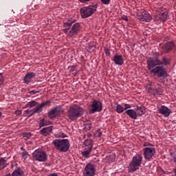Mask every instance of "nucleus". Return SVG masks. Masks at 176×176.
<instances>
[{
	"label": "nucleus",
	"instance_id": "nucleus-1",
	"mask_svg": "<svg viewBox=\"0 0 176 176\" xmlns=\"http://www.w3.org/2000/svg\"><path fill=\"white\" fill-rule=\"evenodd\" d=\"M83 113H85L83 108L78 104H74L69 107L67 111V116L69 120L74 121L80 118Z\"/></svg>",
	"mask_w": 176,
	"mask_h": 176
},
{
	"label": "nucleus",
	"instance_id": "nucleus-2",
	"mask_svg": "<svg viewBox=\"0 0 176 176\" xmlns=\"http://www.w3.org/2000/svg\"><path fill=\"white\" fill-rule=\"evenodd\" d=\"M142 164V155L140 154H136L133 157L129 166L128 167L129 173H135L137 170L140 169Z\"/></svg>",
	"mask_w": 176,
	"mask_h": 176
},
{
	"label": "nucleus",
	"instance_id": "nucleus-3",
	"mask_svg": "<svg viewBox=\"0 0 176 176\" xmlns=\"http://www.w3.org/2000/svg\"><path fill=\"white\" fill-rule=\"evenodd\" d=\"M55 148L59 152H68L69 150V140L68 139H56L53 141Z\"/></svg>",
	"mask_w": 176,
	"mask_h": 176
},
{
	"label": "nucleus",
	"instance_id": "nucleus-4",
	"mask_svg": "<svg viewBox=\"0 0 176 176\" xmlns=\"http://www.w3.org/2000/svg\"><path fill=\"white\" fill-rule=\"evenodd\" d=\"M146 90L148 93H152L154 96H157V94L160 96L163 94L162 85L155 82H148L146 85Z\"/></svg>",
	"mask_w": 176,
	"mask_h": 176
},
{
	"label": "nucleus",
	"instance_id": "nucleus-5",
	"mask_svg": "<svg viewBox=\"0 0 176 176\" xmlns=\"http://www.w3.org/2000/svg\"><path fill=\"white\" fill-rule=\"evenodd\" d=\"M80 12L82 19H87L97 12V5L83 7L80 10Z\"/></svg>",
	"mask_w": 176,
	"mask_h": 176
},
{
	"label": "nucleus",
	"instance_id": "nucleus-6",
	"mask_svg": "<svg viewBox=\"0 0 176 176\" xmlns=\"http://www.w3.org/2000/svg\"><path fill=\"white\" fill-rule=\"evenodd\" d=\"M150 74L157 78H162L163 79L167 78V70L163 66H156L150 70Z\"/></svg>",
	"mask_w": 176,
	"mask_h": 176
},
{
	"label": "nucleus",
	"instance_id": "nucleus-7",
	"mask_svg": "<svg viewBox=\"0 0 176 176\" xmlns=\"http://www.w3.org/2000/svg\"><path fill=\"white\" fill-rule=\"evenodd\" d=\"M79 31H80V24L79 23H74L71 28L63 29V32L67 36H75V35H78Z\"/></svg>",
	"mask_w": 176,
	"mask_h": 176
},
{
	"label": "nucleus",
	"instance_id": "nucleus-8",
	"mask_svg": "<svg viewBox=\"0 0 176 176\" xmlns=\"http://www.w3.org/2000/svg\"><path fill=\"white\" fill-rule=\"evenodd\" d=\"M32 157L37 162H46L47 160V155L46 152L41 149H37L32 153Z\"/></svg>",
	"mask_w": 176,
	"mask_h": 176
},
{
	"label": "nucleus",
	"instance_id": "nucleus-9",
	"mask_svg": "<svg viewBox=\"0 0 176 176\" xmlns=\"http://www.w3.org/2000/svg\"><path fill=\"white\" fill-rule=\"evenodd\" d=\"M102 111V102L100 100H93L90 105L89 113L93 114L96 112H101Z\"/></svg>",
	"mask_w": 176,
	"mask_h": 176
},
{
	"label": "nucleus",
	"instance_id": "nucleus-10",
	"mask_svg": "<svg viewBox=\"0 0 176 176\" xmlns=\"http://www.w3.org/2000/svg\"><path fill=\"white\" fill-rule=\"evenodd\" d=\"M136 17L140 21H145V23H149L152 20V15L146 10H142L140 14H137Z\"/></svg>",
	"mask_w": 176,
	"mask_h": 176
},
{
	"label": "nucleus",
	"instance_id": "nucleus-11",
	"mask_svg": "<svg viewBox=\"0 0 176 176\" xmlns=\"http://www.w3.org/2000/svg\"><path fill=\"white\" fill-rule=\"evenodd\" d=\"M157 65H163L162 61L159 59H153V58H148L147 59V68L148 71L153 69Z\"/></svg>",
	"mask_w": 176,
	"mask_h": 176
},
{
	"label": "nucleus",
	"instance_id": "nucleus-12",
	"mask_svg": "<svg viewBox=\"0 0 176 176\" xmlns=\"http://www.w3.org/2000/svg\"><path fill=\"white\" fill-rule=\"evenodd\" d=\"M144 156L146 160H151L153 156H155V153H156V150L153 147H146L143 148Z\"/></svg>",
	"mask_w": 176,
	"mask_h": 176
},
{
	"label": "nucleus",
	"instance_id": "nucleus-13",
	"mask_svg": "<svg viewBox=\"0 0 176 176\" xmlns=\"http://www.w3.org/2000/svg\"><path fill=\"white\" fill-rule=\"evenodd\" d=\"M94 174H96V168H94V165L88 164L84 169L83 175L94 176Z\"/></svg>",
	"mask_w": 176,
	"mask_h": 176
},
{
	"label": "nucleus",
	"instance_id": "nucleus-14",
	"mask_svg": "<svg viewBox=\"0 0 176 176\" xmlns=\"http://www.w3.org/2000/svg\"><path fill=\"white\" fill-rule=\"evenodd\" d=\"M174 47V42L170 41L161 45L162 52L163 53H169Z\"/></svg>",
	"mask_w": 176,
	"mask_h": 176
},
{
	"label": "nucleus",
	"instance_id": "nucleus-15",
	"mask_svg": "<svg viewBox=\"0 0 176 176\" xmlns=\"http://www.w3.org/2000/svg\"><path fill=\"white\" fill-rule=\"evenodd\" d=\"M60 113L61 110L60 109L54 107L48 112V118L50 119H54L57 116H60Z\"/></svg>",
	"mask_w": 176,
	"mask_h": 176
},
{
	"label": "nucleus",
	"instance_id": "nucleus-16",
	"mask_svg": "<svg viewBox=\"0 0 176 176\" xmlns=\"http://www.w3.org/2000/svg\"><path fill=\"white\" fill-rule=\"evenodd\" d=\"M168 19V14L167 12H164L160 15H157L154 18V21L157 23V24H160V23H164Z\"/></svg>",
	"mask_w": 176,
	"mask_h": 176
},
{
	"label": "nucleus",
	"instance_id": "nucleus-17",
	"mask_svg": "<svg viewBox=\"0 0 176 176\" xmlns=\"http://www.w3.org/2000/svg\"><path fill=\"white\" fill-rule=\"evenodd\" d=\"M158 112L159 113H161V115H164L165 118H168V116H170V113H171V109L166 106H161L158 109Z\"/></svg>",
	"mask_w": 176,
	"mask_h": 176
},
{
	"label": "nucleus",
	"instance_id": "nucleus-18",
	"mask_svg": "<svg viewBox=\"0 0 176 176\" xmlns=\"http://www.w3.org/2000/svg\"><path fill=\"white\" fill-rule=\"evenodd\" d=\"M112 60L116 65H123L124 64V60H123L122 55L115 54Z\"/></svg>",
	"mask_w": 176,
	"mask_h": 176
},
{
	"label": "nucleus",
	"instance_id": "nucleus-19",
	"mask_svg": "<svg viewBox=\"0 0 176 176\" xmlns=\"http://www.w3.org/2000/svg\"><path fill=\"white\" fill-rule=\"evenodd\" d=\"M32 78H35V73L34 72H28L25 74L23 78V82L26 85L28 83H31V80H32Z\"/></svg>",
	"mask_w": 176,
	"mask_h": 176
},
{
	"label": "nucleus",
	"instance_id": "nucleus-20",
	"mask_svg": "<svg viewBox=\"0 0 176 176\" xmlns=\"http://www.w3.org/2000/svg\"><path fill=\"white\" fill-rule=\"evenodd\" d=\"M125 113H126V115H128V116H129V118H131V119H137V118H138V116L137 114V111H135V110L134 109H128L125 111Z\"/></svg>",
	"mask_w": 176,
	"mask_h": 176
},
{
	"label": "nucleus",
	"instance_id": "nucleus-21",
	"mask_svg": "<svg viewBox=\"0 0 176 176\" xmlns=\"http://www.w3.org/2000/svg\"><path fill=\"white\" fill-rule=\"evenodd\" d=\"M52 131H53V126H50L45 127L42 129L40 131V133L41 134H42V135H45L46 137L47 135H49V134H50Z\"/></svg>",
	"mask_w": 176,
	"mask_h": 176
},
{
	"label": "nucleus",
	"instance_id": "nucleus-22",
	"mask_svg": "<svg viewBox=\"0 0 176 176\" xmlns=\"http://www.w3.org/2000/svg\"><path fill=\"white\" fill-rule=\"evenodd\" d=\"M135 111L138 116H142V115H144L146 112L144 106H137Z\"/></svg>",
	"mask_w": 176,
	"mask_h": 176
},
{
	"label": "nucleus",
	"instance_id": "nucleus-23",
	"mask_svg": "<svg viewBox=\"0 0 176 176\" xmlns=\"http://www.w3.org/2000/svg\"><path fill=\"white\" fill-rule=\"evenodd\" d=\"M52 124V122L46 120L45 118H43L39 122V128L45 127V126H50Z\"/></svg>",
	"mask_w": 176,
	"mask_h": 176
},
{
	"label": "nucleus",
	"instance_id": "nucleus-24",
	"mask_svg": "<svg viewBox=\"0 0 176 176\" xmlns=\"http://www.w3.org/2000/svg\"><path fill=\"white\" fill-rule=\"evenodd\" d=\"M85 149H93V140L89 139L84 142Z\"/></svg>",
	"mask_w": 176,
	"mask_h": 176
},
{
	"label": "nucleus",
	"instance_id": "nucleus-25",
	"mask_svg": "<svg viewBox=\"0 0 176 176\" xmlns=\"http://www.w3.org/2000/svg\"><path fill=\"white\" fill-rule=\"evenodd\" d=\"M11 176H24V172L23 170L18 168L12 173Z\"/></svg>",
	"mask_w": 176,
	"mask_h": 176
},
{
	"label": "nucleus",
	"instance_id": "nucleus-26",
	"mask_svg": "<svg viewBox=\"0 0 176 176\" xmlns=\"http://www.w3.org/2000/svg\"><path fill=\"white\" fill-rule=\"evenodd\" d=\"M36 105H38V102H36L35 100H32L25 104V108H33V107H36Z\"/></svg>",
	"mask_w": 176,
	"mask_h": 176
},
{
	"label": "nucleus",
	"instance_id": "nucleus-27",
	"mask_svg": "<svg viewBox=\"0 0 176 176\" xmlns=\"http://www.w3.org/2000/svg\"><path fill=\"white\" fill-rule=\"evenodd\" d=\"M76 20L75 19H69L67 22L64 23L65 28H69L68 27H71L74 23H75Z\"/></svg>",
	"mask_w": 176,
	"mask_h": 176
},
{
	"label": "nucleus",
	"instance_id": "nucleus-28",
	"mask_svg": "<svg viewBox=\"0 0 176 176\" xmlns=\"http://www.w3.org/2000/svg\"><path fill=\"white\" fill-rule=\"evenodd\" d=\"M35 111L34 110V109H27L25 111V116H32V115H34Z\"/></svg>",
	"mask_w": 176,
	"mask_h": 176
},
{
	"label": "nucleus",
	"instance_id": "nucleus-29",
	"mask_svg": "<svg viewBox=\"0 0 176 176\" xmlns=\"http://www.w3.org/2000/svg\"><path fill=\"white\" fill-rule=\"evenodd\" d=\"M6 166V160H5V158H0V170L5 168Z\"/></svg>",
	"mask_w": 176,
	"mask_h": 176
},
{
	"label": "nucleus",
	"instance_id": "nucleus-30",
	"mask_svg": "<svg viewBox=\"0 0 176 176\" xmlns=\"http://www.w3.org/2000/svg\"><path fill=\"white\" fill-rule=\"evenodd\" d=\"M41 107L43 108H46L47 107H50V105H52V101L50 100H47L45 102H43L41 104H40Z\"/></svg>",
	"mask_w": 176,
	"mask_h": 176
},
{
	"label": "nucleus",
	"instance_id": "nucleus-31",
	"mask_svg": "<svg viewBox=\"0 0 176 176\" xmlns=\"http://www.w3.org/2000/svg\"><path fill=\"white\" fill-rule=\"evenodd\" d=\"M34 111V113H41V112H42V111H43V109L42 107V106L40 104H38V106H36V108L33 109Z\"/></svg>",
	"mask_w": 176,
	"mask_h": 176
},
{
	"label": "nucleus",
	"instance_id": "nucleus-32",
	"mask_svg": "<svg viewBox=\"0 0 176 176\" xmlns=\"http://www.w3.org/2000/svg\"><path fill=\"white\" fill-rule=\"evenodd\" d=\"M124 111V108H123V107H122L120 104H117L116 112H118V113H122V112Z\"/></svg>",
	"mask_w": 176,
	"mask_h": 176
},
{
	"label": "nucleus",
	"instance_id": "nucleus-33",
	"mask_svg": "<svg viewBox=\"0 0 176 176\" xmlns=\"http://www.w3.org/2000/svg\"><path fill=\"white\" fill-rule=\"evenodd\" d=\"M85 149L86 151L82 152V156L84 157H87L90 155V153H91V149L90 148H85Z\"/></svg>",
	"mask_w": 176,
	"mask_h": 176
},
{
	"label": "nucleus",
	"instance_id": "nucleus-34",
	"mask_svg": "<svg viewBox=\"0 0 176 176\" xmlns=\"http://www.w3.org/2000/svg\"><path fill=\"white\" fill-rule=\"evenodd\" d=\"M171 161L176 165V151L170 153Z\"/></svg>",
	"mask_w": 176,
	"mask_h": 176
},
{
	"label": "nucleus",
	"instance_id": "nucleus-35",
	"mask_svg": "<svg viewBox=\"0 0 176 176\" xmlns=\"http://www.w3.org/2000/svg\"><path fill=\"white\" fill-rule=\"evenodd\" d=\"M23 138H25V140H30V138H31V133L30 132L28 133H23Z\"/></svg>",
	"mask_w": 176,
	"mask_h": 176
},
{
	"label": "nucleus",
	"instance_id": "nucleus-36",
	"mask_svg": "<svg viewBox=\"0 0 176 176\" xmlns=\"http://www.w3.org/2000/svg\"><path fill=\"white\" fill-rule=\"evenodd\" d=\"M160 56V54L159 52H155L153 54L152 58H153L154 60H159Z\"/></svg>",
	"mask_w": 176,
	"mask_h": 176
},
{
	"label": "nucleus",
	"instance_id": "nucleus-37",
	"mask_svg": "<svg viewBox=\"0 0 176 176\" xmlns=\"http://www.w3.org/2000/svg\"><path fill=\"white\" fill-rule=\"evenodd\" d=\"M27 156H28V152L25 150H24L22 152V157L24 159V160H25V159H27Z\"/></svg>",
	"mask_w": 176,
	"mask_h": 176
},
{
	"label": "nucleus",
	"instance_id": "nucleus-38",
	"mask_svg": "<svg viewBox=\"0 0 176 176\" xmlns=\"http://www.w3.org/2000/svg\"><path fill=\"white\" fill-rule=\"evenodd\" d=\"M162 65H167L168 64V60L167 59V58L164 57V58H162Z\"/></svg>",
	"mask_w": 176,
	"mask_h": 176
},
{
	"label": "nucleus",
	"instance_id": "nucleus-39",
	"mask_svg": "<svg viewBox=\"0 0 176 176\" xmlns=\"http://www.w3.org/2000/svg\"><path fill=\"white\" fill-rule=\"evenodd\" d=\"M56 137L57 138H65V134L64 133H59L56 135Z\"/></svg>",
	"mask_w": 176,
	"mask_h": 176
},
{
	"label": "nucleus",
	"instance_id": "nucleus-40",
	"mask_svg": "<svg viewBox=\"0 0 176 176\" xmlns=\"http://www.w3.org/2000/svg\"><path fill=\"white\" fill-rule=\"evenodd\" d=\"M101 135H102V132H101L100 130L96 131L95 132L96 137H100Z\"/></svg>",
	"mask_w": 176,
	"mask_h": 176
},
{
	"label": "nucleus",
	"instance_id": "nucleus-41",
	"mask_svg": "<svg viewBox=\"0 0 176 176\" xmlns=\"http://www.w3.org/2000/svg\"><path fill=\"white\" fill-rule=\"evenodd\" d=\"M100 1L103 5H109L111 3V0H100Z\"/></svg>",
	"mask_w": 176,
	"mask_h": 176
},
{
	"label": "nucleus",
	"instance_id": "nucleus-42",
	"mask_svg": "<svg viewBox=\"0 0 176 176\" xmlns=\"http://www.w3.org/2000/svg\"><path fill=\"white\" fill-rule=\"evenodd\" d=\"M3 82H5V79L3 78V76H2V73H0V85H3Z\"/></svg>",
	"mask_w": 176,
	"mask_h": 176
},
{
	"label": "nucleus",
	"instance_id": "nucleus-43",
	"mask_svg": "<svg viewBox=\"0 0 176 176\" xmlns=\"http://www.w3.org/2000/svg\"><path fill=\"white\" fill-rule=\"evenodd\" d=\"M36 93H39V91H36V90H32L29 92V94L31 96H34V94H36Z\"/></svg>",
	"mask_w": 176,
	"mask_h": 176
},
{
	"label": "nucleus",
	"instance_id": "nucleus-44",
	"mask_svg": "<svg viewBox=\"0 0 176 176\" xmlns=\"http://www.w3.org/2000/svg\"><path fill=\"white\" fill-rule=\"evenodd\" d=\"M130 108H131V105H130V104H124V110L126 111V110H127V109H130Z\"/></svg>",
	"mask_w": 176,
	"mask_h": 176
},
{
	"label": "nucleus",
	"instance_id": "nucleus-45",
	"mask_svg": "<svg viewBox=\"0 0 176 176\" xmlns=\"http://www.w3.org/2000/svg\"><path fill=\"white\" fill-rule=\"evenodd\" d=\"M122 19L124 20V21H129V18L126 15H122Z\"/></svg>",
	"mask_w": 176,
	"mask_h": 176
},
{
	"label": "nucleus",
	"instance_id": "nucleus-46",
	"mask_svg": "<svg viewBox=\"0 0 176 176\" xmlns=\"http://www.w3.org/2000/svg\"><path fill=\"white\" fill-rule=\"evenodd\" d=\"M15 113H16V115H21V113H22V111H21V110H16V111H15Z\"/></svg>",
	"mask_w": 176,
	"mask_h": 176
},
{
	"label": "nucleus",
	"instance_id": "nucleus-47",
	"mask_svg": "<svg viewBox=\"0 0 176 176\" xmlns=\"http://www.w3.org/2000/svg\"><path fill=\"white\" fill-rule=\"evenodd\" d=\"M85 127L87 130H90V129H91V126L90 124H86Z\"/></svg>",
	"mask_w": 176,
	"mask_h": 176
},
{
	"label": "nucleus",
	"instance_id": "nucleus-48",
	"mask_svg": "<svg viewBox=\"0 0 176 176\" xmlns=\"http://www.w3.org/2000/svg\"><path fill=\"white\" fill-rule=\"evenodd\" d=\"M79 1H80V2H82V3H85L86 2H89V1H90V0H79Z\"/></svg>",
	"mask_w": 176,
	"mask_h": 176
},
{
	"label": "nucleus",
	"instance_id": "nucleus-49",
	"mask_svg": "<svg viewBox=\"0 0 176 176\" xmlns=\"http://www.w3.org/2000/svg\"><path fill=\"white\" fill-rule=\"evenodd\" d=\"M105 52H106V54H107V56H109V50L108 49L105 50Z\"/></svg>",
	"mask_w": 176,
	"mask_h": 176
},
{
	"label": "nucleus",
	"instance_id": "nucleus-50",
	"mask_svg": "<svg viewBox=\"0 0 176 176\" xmlns=\"http://www.w3.org/2000/svg\"><path fill=\"white\" fill-rule=\"evenodd\" d=\"M48 176H58V175H57V173H52V174L49 175Z\"/></svg>",
	"mask_w": 176,
	"mask_h": 176
},
{
	"label": "nucleus",
	"instance_id": "nucleus-51",
	"mask_svg": "<svg viewBox=\"0 0 176 176\" xmlns=\"http://www.w3.org/2000/svg\"><path fill=\"white\" fill-rule=\"evenodd\" d=\"M148 145H151L150 143H145L144 146H148Z\"/></svg>",
	"mask_w": 176,
	"mask_h": 176
},
{
	"label": "nucleus",
	"instance_id": "nucleus-52",
	"mask_svg": "<svg viewBox=\"0 0 176 176\" xmlns=\"http://www.w3.org/2000/svg\"><path fill=\"white\" fill-rule=\"evenodd\" d=\"M112 160L111 162L115 161V155H111Z\"/></svg>",
	"mask_w": 176,
	"mask_h": 176
},
{
	"label": "nucleus",
	"instance_id": "nucleus-53",
	"mask_svg": "<svg viewBox=\"0 0 176 176\" xmlns=\"http://www.w3.org/2000/svg\"><path fill=\"white\" fill-rule=\"evenodd\" d=\"M21 151H25V150L24 149L23 147H21Z\"/></svg>",
	"mask_w": 176,
	"mask_h": 176
},
{
	"label": "nucleus",
	"instance_id": "nucleus-54",
	"mask_svg": "<svg viewBox=\"0 0 176 176\" xmlns=\"http://www.w3.org/2000/svg\"><path fill=\"white\" fill-rule=\"evenodd\" d=\"M72 71H75V67H72Z\"/></svg>",
	"mask_w": 176,
	"mask_h": 176
},
{
	"label": "nucleus",
	"instance_id": "nucleus-55",
	"mask_svg": "<svg viewBox=\"0 0 176 176\" xmlns=\"http://www.w3.org/2000/svg\"><path fill=\"white\" fill-rule=\"evenodd\" d=\"M0 116H2V113L1 112H0Z\"/></svg>",
	"mask_w": 176,
	"mask_h": 176
}]
</instances>
